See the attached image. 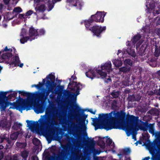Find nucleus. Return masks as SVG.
<instances>
[{"mask_svg": "<svg viewBox=\"0 0 160 160\" xmlns=\"http://www.w3.org/2000/svg\"><path fill=\"white\" fill-rule=\"evenodd\" d=\"M146 49L147 47L145 45H142L138 51V54L142 56L145 55Z\"/></svg>", "mask_w": 160, "mask_h": 160, "instance_id": "b1692460", "label": "nucleus"}, {"mask_svg": "<svg viewBox=\"0 0 160 160\" xmlns=\"http://www.w3.org/2000/svg\"><path fill=\"white\" fill-rule=\"evenodd\" d=\"M112 139H108L106 141V143L108 145H110L112 143Z\"/></svg>", "mask_w": 160, "mask_h": 160, "instance_id": "3c124183", "label": "nucleus"}, {"mask_svg": "<svg viewBox=\"0 0 160 160\" xmlns=\"http://www.w3.org/2000/svg\"><path fill=\"white\" fill-rule=\"evenodd\" d=\"M45 31L43 29H38L37 30V34H36V36L39 37L41 36L45 35Z\"/></svg>", "mask_w": 160, "mask_h": 160, "instance_id": "72a5a7b5", "label": "nucleus"}, {"mask_svg": "<svg viewBox=\"0 0 160 160\" xmlns=\"http://www.w3.org/2000/svg\"><path fill=\"white\" fill-rule=\"evenodd\" d=\"M147 62L150 66L152 67H154L157 66V60L154 58H149L147 60Z\"/></svg>", "mask_w": 160, "mask_h": 160, "instance_id": "412c9836", "label": "nucleus"}, {"mask_svg": "<svg viewBox=\"0 0 160 160\" xmlns=\"http://www.w3.org/2000/svg\"><path fill=\"white\" fill-rule=\"evenodd\" d=\"M157 150H158V153L160 154V146L157 148Z\"/></svg>", "mask_w": 160, "mask_h": 160, "instance_id": "774afa93", "label": "nucleus"}, {"mask_svg": "<svg viewBox=\"0 0 160 160\" xmlns=\"http://www.w3.org/2000/svg\"><path fill=\"white\" fill-rule=\"evenodd\" d=\"M86 76L91 79H92L96 77V73L94 70L92 69H89V70L85 73Z\"/></svg>", "mask_w": 160, "mask_h": 160, "instance_id": "aec40b11", "label": "nucleus"}, {"mask_svg": "<svg viewBox=\"0 0 160 160\" xmlns=\"http://www.w3.org/2000/svg\"><path fill=\"white\" fill-rule=\"evenodd\" d=\"M111 95L113 97V98H118L119 96V91H113V92L111 93Z\"/></svg>", "mask_w": 160, "mask_h": 160, "instance_id": "e433bc0d", "label": "nucleus"}, {"mask_svg": "<svg viewBox=\"0 0 160 160\" xmlns=\"http://www.w3.org/2000/svg\"><path fill=\"white\" fill-rule=\"evenodd\" d=\"M122 154L121 153H119L118 154V156L119 157V160H122L121 159L122 158Z\"/></svg>", "mask_w": 160, "mask_h": 160, "instance_id": "bf43d9fd", "label": "nucleus"}, {"mask_svg": "<svg viewBox=\"0 0 160 160\" xmlns=\"http://www.w3.org/2000/svg\"><path fill=\"white\" fill-rule=\"evenodd\" d=\"M131 68L129 67H123L119 68V70L120 72L124 73H128L131 70Z\"/></svg>", "mask_w": 160, "mask_h": 160, "instance_id": "c85d7f7f", "label": "nucleus"}, {"mask_svg": "<svg viewBox=\"0 0 160 160\" xmlns=\"http://www.w3.org/2000/svg\"><path fill=\"white\" fill-rule=\"evenodd\" d=\"M66 2L69 4V6H75L77 9H81L82 5L79 0H66Z\"/></svg>", "mask_w": 160, "mask_h": 160, "instance_id": "f8f14e48", "label": "nucleus"}, {"mask_svg": "<svg viewBox=\"0 0 160 160\" xmlns=\"http://www.w3.org/2000/svg\"><path fill=\"white\" fill-rule=\"evenodd\" d=\"M72 120V118H71L70 119L68 120V122L71 124V127H72L73 131H74L73 132V135H77L78 137V138H80L79 136L81 135V138H82V134L77 132L78 130L80 128V127L76 125L73 122Z\"/></svg>", "mask_w": 160, "mask_h": 160, "instance_id": "ddd939ff", "label": "nucleus"}, {"mask_svg": "<svg viewBox=\"0 0 160 160\" xmlns=\"http://www.w3.org/2000/svg\"><path fill=\"white\" fill-rule=\"evenodd\" d=\"M12 53H4L1 56V58L2 59L8 60L7 61V63L10 65H14V66H19L22 68L23 66V64L20 63L19 58L18 54H16L12 58Z\"/></svg>", "mask_w": 160, "mask_h": 160, "instance_id": "20e7f679", "label": "nucleus"}, {"mask_svg": "<svg viewBox=\"0 0 160 160\" xmlns=\"http://www.w3.org/2000/svg\"><path fill=\"white\" fill-rule=\"evenodd\" d=\"M141 38V35L139 34H137L134 36L131 41L133 44H135L137 42L140 40Z\"/></svg>", "mask_w": 160, "mask_h": 160, "instance_id": "cd10ccee", "label": "nucleus"}, {"mask_svg": "<svg viewBox=\"0 0 160 160\" xmlns=\"http://www.w3.org/2000/svg\"><path fill=\"white\" fill-rule=\"evenodd\" d=\"M154 124H149V132L153 134L154 133Z\"/></svg>", "mask_w": 160, "mask_h": 160, "instance_id": "c9c22d12", "label": "nucleus"}, {"mask_svg": "<svg viewBox=\"0 0 160 160\" xmlns=\"http://www.w3.org/2000/svg\"><path fill=\"white\" fill-rule=\"evenodd\" d=\"M0 126L5 129H9L11 124H8V122L6 120H2L0 122Z\"/></svg>", "mask_w": 160, "mask_h": 160, "instance_id": "5701e85b", "label": "nucleus"}, {"mask_svg": "<svg viewBox=\"0 0 160 160\" xmlns=\"http://www.w3.org/2000/svg\"><path fill=\"white\" fill-rule=\"evenodd\" d=\"M138 117H136L133 115L129 116L128 119H129L130 124L129 126L126 127L125 131L128 136H130L137 130L135 127V125H136L139 121Z\"/></svg>", "mask_w": 160, "mask_h": 160, "instance_id": "423d86ee", "label": "nucleus"}, {"mask_svg": "<svg viewBox=\"0 0 160 160\" xmlns=\"http://www.w3.org/2000/svg\"><path fill=\"white\" fill-rule=\"evenodd\" d=\"M124 63L126 65H128L130 66H132V61L129 59H126L124 61Z\"/></svg>", "mask_w": 160, "mask_h": 160, "instance_id": "58836bf2", "label": "nucleus"}, {"mask_svg": "<svg viewBox=\"0 0 160 160\" xmlns=\"http://www.w3.org/2000/svg\"><path fill=\"white\" fill-rule=\"evenodd\" d=\"M22 126V125L21 123H18L17 122H15L12 127V128L13 130L17 131L19 129H21Z\"/></svg>", "mask_w": 160, "mask_h": 160, "instance_id": "7c9ffc66", "label": "nucleus"}, {"mask_svg": "<svg viewBox=\"0 0 160 160\" xmlns=\"http://www.w3.org/2000/svg\"><path fill=\"white\" fill-rule=\"evenodd\" d=\"M8 47L7 46H6L4 49V50H2V52H4V51H5V52H6V51H8Z\"/></svg>", "mask_w": 160, "mask_h": 160, "instance_id": "052dcab7", "label": "nucleus"}, {"mask_svg": "<svg viewBox=\"0 0 160 160\" xmlns=\"http://www.w3.org/2000/svg\"><path fill=\"white\" fill-rule=\"evenodd\" d=\"M35 39V38H32L29 36L23 37L20 39V42L22 44H24L28 40L32 41L33 40Z\"/></svg>", "mask_w": 160, "mask_h": 160, "instance_id": "bb28decb", "label": "nucleus"}, {"mask_svg": "<svg viewBox=\"0 0 160 160\" xmlns=\"http://www.w3.org/2000/svg\"><path fill=\"white\" fill-rule=\"evenodd\" d=\"M42 107L41 104H36L34 105L33 109L36 112L39 113L42 112L41 111L42 110Z\"/></svg>", "mask_w": 160, "mask_h": 160, "instance_id": "a878e982", "label": "nucleus"}, {"mask_svg": "<svg viewBox=\"0 0 160 160\" xmlns=\"http://www.w3.org/2000/svg\"><path fill=\"white\" fill-rule=\"evenodd\" d=\"M104 13V12L102 13L101 12L98 11L96 14L92 15L88 19L85 20L84 22V23H87L88 22L89 23L92 24L94 22H103L104 21V17L105 16V14Z\"/></svg>", "mask_w": 160, "mask_h": 160, "instance_id": "0eeeda50", "label": "nucleus"}, {"mask_svg": "<svg viewBox=\"0 0 160 160\" xmlns=\"http://www.w3.org/2000/svg\"><path fill=\"white\" fill-rule=\"evenodd\" d=\"M140 122L141 123L138 125L139 128L143 131H147L149 126V124H148V122L146 121L144 122L140 120Z\"/></svg>", "mask_w": 160, "mask_h": 160, "instance_id": "dca6fc26", "label": "nucleus"}, {"mask_svg": "<svg viewBox=\"0 0 160 160\" xmlns=\"http://www.w3.org/2000/svg\"><path fill=\"white\" fill-rule=\"evenodd\" d=\"M54 115H52L51 117L50 114H48L47 116L45 115L41 116L42 119L40 118L38 121H40V128H37L36 127L37 122L27 120L26 122L27 123L28 127L31 131L33 132H36L38 134L42 133L45 132L47 137L48 138L52 137L55 133V126L57 124V123L54 118Z\"/></svg>", "mask_w": 160, "mask_h": 160, "instance_id": "f257e3e1", "label": "nucleus"}, {"mask_svg": "<svg viewBox=\"0 0 160 160\" xmlns=\"http://www.w3.org/2000/svg\"><path fill=\"white\" fill-rule=\"evenodd\" d=\"M38 10L39 12H44L45 10L44 5H41L38 7Z\"/></svg>", "mask_w": 160, "mask_h": 160, "instance_id": "79ce46f5", "label": "nucleus"}, {"mask_svg": "<svg viewBox=\"0 0 160 160\" xmlns=\"http://www.w3.org/2000/svg\"><path fill=\"white\" fill-rule=\"evenodd\" d=\"M19 94H21V95L26 96V94H28L27 92L24 91H18Z\"/></svg>", "mask_w": 160, "mask_h": 160, "instance_id": "de8ad7c7", "label": "nucleus"}, {"mask_svg": "<svg viewBox=\"0 0 160 160\" xmlns=\"http://www.w3.org/2000/svg\"><path fill=\"white\" fill-rule=\"evenodd\" d=\"M82 111V116H81L80 115H78L74 116V117H75L79 121V122L78 123V124L79 125H84L85 123V121L86 118L83 114L84 112H83Z\"/></svg>", "mask_w": 160, "mask_h": 160, "instance_id": "a211bd4d", "label": "nucleus"}, {"mask_svg": "<svg viewBox=\"0 0 160 160\" xmlns=\"http://www.w3.org/2000/svg\"><path fill=\"white\" fill-rule=\"evenodd\" d=\"M22 11V8L19 7L15 8L13 10V12L18 13L21 12Z\"/></svg>", "mask_w": 160, "mask_h": 160, "instance_id": "a19ab883", "label": "nucleus"}, {"mask_svg": "<svg viewBox=\"0 0 160 160\" xmlns=\"http://www.w3.org/2000/svg\"><path fill=\"white\" fill-rule=\"evenodd\" d=\"M160 55V53H159L158 50L156 48L154 53V56L156 57H158Z\"/></svg>", "mask_w": 160, "mask_h": 160, "instance_id": "49530a36", "label": "nucleus"}, {"mask_svg": "<svg viewBox=\"0 0 160 160\" xmlns=\"http://www.w3.org/2000/svg\"><path fill=\"white\" fill-rule=\"evenodd\" d=\"M8 92H0V109L2 110H5L6 108L10 105L13 106V109H16L20 111L25 110L30 106L27 101L20 98V96H19V99L16 103H12L8 101V100L11 99L12 97L16 98L18 91H13L12 93L7 97L6 95Z\"/></svg>", "mask_w": 160, "mask_h": 160, "instance_id": "7ed1b4c3", "label": "nucleus"}, {"mask_svg": "<svg viewBox=\"0 0 160 160\" xmlns=\"http://www.w3.org/2000/svg\"><path fill=\"white\" fill-rule=\"evenodd\" d=\"M12 158V160H17L18 159V157L16 154L14 155Z\"/></svg>", "mask_w": 160, "mask_h": 160, "instance_id": "5fc2aeb1", "label": "nucleus"}, {"mask_svg": "<svg viewBox=\"0 0 160 160\" xmlns=\"http://www.w3.org/2000/svg\"><path fill=\"white\" fill-rule=\"evenodd\" d=\"M113 64L116 67H118L122 65V61L118 59H115L112 61Z\"/></svg>", "mask_w": 160, "mask_h": 160, "instance_id": "473e14b6", "label": "nucleus"}, {"mask_svg": "<svg viewBox=\"0 0 160 160\" xmlns=\"http://www.w3.org/2000/svg\"><path fill=\"white\" fill-rule=\"evenodd\" d=\"M127 52L129 55L133 58H135L136 57V53L134 50L131 48H128Z\"/></svg>", "mask_w": 160, "mask_h": 160, "instance_id": "2f4dec72", "label": "nucleus"}, {"mask_svg": "<svg viewBox=\"0 0 160 160\" xmlns=\"http://www.w3.org/2000/svg\"><path fill=\"white\" fill-rule=\"evenodd\" d=\"M87 22V23H84L87 30L91 31L93 35L99 38H101L102 34L105 32L106 29V27H102L97 25H92V24Z\"/></svg>", "mask_w": 160, "mask_h": 160, "instance_id": "39448f33", "label": "nucleus"}, {"mask_svg": "<svg viewBox=\"0 0 160 160\" xmlns=\"http://www.w3.org/2000/svg\"><path fill=\"white\" fill-rule=\"evenodd\" d=\"M154 94V92L152 91L150 92L148 94V95H152Z\"/></svg>", "mask_w": 160, "mask_h": 160, "instance_id": "69168bd1", "label": "nucleus"}, {"mask_svg": "<svg viewBox=\"0 0 160 160\" xmlns=\"http://www.w3.org/2000/svg\"><path fill=\"white\" fill-rule=\"evenodd\" d=\"M20 134H22L23 132L22 131L21 132H16L11 133L10 136L11 139L12 140H16L17 139L18 135H19Z\"/></svg>", "mask_w": 160, "mask_h": 160, "instance_id": "393cba45", "label": "nucleus"}, {"mask_svg": "<svg viewBox=\"0 0 160 160\" xmlns=\"http://www.w3.org/2000/svg\"><path fill=\"white\" fill-rule=\"evenodd\" d=\"M126 114L123 111H115L108 114H99L98 121L102 124L103 128L107 131L112 129H123V125L120 122L126 119Z\"/></svg>", "mask_w": 160, "mask_h": 160, "instance_id": "f03ea898", "label": "nucleus"}, {"mask_svg": "<svg viewBox=\"0 0 160 160\" xmlns=\"http://www.w3.org/2000/svg\"><path fill=\"white\" fill-rule=\"evenodd\" d=\"M37 30H38V29H35L32 26L30 27L28 31L29 37L32 38H35V39L37 38L36 34H37Z\"/></svg>", "mask_w": 160, "mask_h": 160, "instance_id": "f3484780", "label": "nucleus"}, {"mask_svg": "<svg viewBox=\"0 0 160 160\" xmlns=\"http://www.w3.org/2000/svg\"><path fill=\"white\" fill-rule=\"evenodd\" d=\"M126 45L128 46H130L131 45V42H130L128 41L126 42Z\"/></svg>", "mask_w": 160, "mask_h": 160, "instance_id": "680f3d73", "label": "nucleus"}, {"mask_svg": "<svg viewBox=\"0 0 160 160\" xmlns=\"http://www.w3.org/2000/svg\"><path fill=\"white\" fill-rule=\"evenodd\" d=\"M88 143H89L90 144H93L94 145V141L93 139H90V141L88 142Z\"/></svg>", "mask_w": 160, "mask_h": 160, "instance_id": "603ef678", "label": "nucleus"}, {"mask_svg": "<svg viewBox=\"0 0 160 160\" xmlns=\"http://www.w3.org/2000/svg\"><path fill=\"white\" fill-rule=\"evenodd\" d=\"M26 32L25 30L24 29H22V32L21 33L20 36L21 37H24V36L26 35Z\"/></svg>", "mask_w": 160, "mask_h": 160, "instance_id": "09e8293b", "label": "nucleus"}, {"mask_svg": "<svg viewBox=\"0 0 160 160\" xmlns=\"http://www.w3.org/2000/svg\"><path fill=\"white\" fill-rule=\"evenodd\" d=\"M29 152L28 151L24 150L21 152V156L24 159H26L27 158Z\"/></svg>", "mask_w": 160, "mask_h": 160, "instance_id": "f704fd0d", "label": "nucleus"}, {"mask_svg": "<svg viewBox=\"0 0 160 160\" xmlns=\"http://www.w3.org/2000/svg\"><path fill=\"white\" fill-rule=\"evenodd\" d=\"M10 1V0H3L4 3L6 5L9 3Z\"/></svg>", "mask_w": 160, "mask_h": 160, "instance_id": "864d4df0", "label": "nucleus"}, {"mask_svg": "<svg viewBox=\"0 0 160 160\" xmlns=\"http://www.w3.org/2000/svg\"><path fill=\"white\" fill-rule=\"evenodd\" d=\"M93 120V121L94 122V123H96L98 121V119L97 118H92Z\"/></svg>", "mask_w": 160, "mask_h": 160, "instance_id": "e2e57ef3", "label": "nucleus"}, {"mask_svg": "<svg viewBox=\"0 0 160 160\" xmlns=\"http://www.w3.org/2000/svg\"><path fill=\"white\" fill-rule=\"evenodd\" d=\"M81 110L83 112H84L85 111H87L88 112H89L91 113L92 114H95L96 111H93L92 109H81Z\"/></svg>", "mask_w": 160, "mask_h": 160, "instance_id": "c03bdc74", "label": "nucleus"}, {"mask_svg": "<svg viewBox=\"0 0 160 160\" xmlns=\"http://www.w3.org/2000/svg\"><path fill=\"white\" fill-rule=\"evenodd\" d=\"M150 159V157L148 156L145 158L144 159L142 160H149Z\"/></svg>", "mask_w": 160, "mask_h": 160, "instance_id": "338daca9", "label": "nucleus"}, {"mask_svg": "<svg viewBox=\"0 0 160 160\" xmlns=\"http://www.w3.org/2000/svg\"><path fill=\"white\" fill-rule=\"evenodd\" d=\"M5 142L8 143L6 144L7 147H9L12 145V141L9 138V135L4 134L2 136H0V143Z\"/></svg>", "mask_w": 160, "mask_h": 160, "instance_id": "2eb2a0df", "label": "nucleus"}, {"mask_svg": "<svg viewBox=\"0 0 160 160\" xmlns=\"http://www.w3.org/2000/svg\"><path fill=\"white\" fill-rule=\"evenodd\" d=\"M65 95L67 97L68 100H70V99L74 98L75 96H77L76 94L75 95L74 93H72L69 91H66Z\"/></svg>", "mask_w": 160, "mask_h": 160, "instance_id": "c756f323", "label": "nucleus"}, {"mask_svg": "<svg viewBox=\"0 0 160 160\" xmlns=\"http://www.w3.org/2000/svg\"><path fill=\"white\" fill-rule=\"evenodd\" d=\"M27 93L26 96L27 97L28 99H29L31 98H33L37 99L38 101V92H36L35 93L28 92H27Z\"/></svg>", "mask_w": 160, "mask_h": 160, "instance_id": "4be33fe9", "label": "nucleus"}, {"mask_svg": "<svg viewBox=\"0 0 160 160\" xmlns=\"http://www.w3.org/2000/svg\"><path fill=\"white\" fill-rule=\"evenodd\" d=\"M33 11L32 10H29L25 14V16L27 18V17L28 16H30L31 15H32L33 13Z\"/></svg>", "mask_w": 160, "mask_h": 160, "instance_id": "a18cd8bd", "label": "nucleus"}, {"mask_svg": "<svg viewBox=\"0 0 160 160\" xmlns=\"http://www.w3.org/2000/svg\"><path fill=\"white\" fill-rule=\"evenodd\" d=\"M47 78L49 79L50 81L48 80L46 83V86H53L55 87L56 85V84L55 83V77L52 74H50L46 77Z\"/></svg>", "mask_w": 160, "mask_h": 160, "instance_id": "4468645a", "label": "nucleus"}, {"mask_svg": "<svg viewBox=\"0 0 160 160\" xmlns=\"http://www.w3.org/2000/svg\"><path fill=\"white\" fill-rule=\"evenodd\" d=\"M5 160H12V158L11 157H8L6 158Z\"/></svg>", "mask_w": 160, "mask_h": 160, "instance_id": "0e129e2a", "label": "nucleus"}, {"mask_svg": "<svg viewBox=\"0 0 160 160\" xmlns=\"http://www.w3.org/2000/svg\"><path fill=\"white\" fill-rule=\"evenodd\" d=\"M112 64L110 61L106 62L101 66V70L96 69V72L102 78L106 77L107 76V72L109 73L112 71Z\"/></svg>", "mask_w": 160, "mask_h": 160, "instance_id": "6e6552de", "label": "nucleus"}, {"mask_svg": "<svg viewBox=\"0 0 160 160\" xmlns=\"http://www.w3.org/2000/svg\"><path fill=\"white\" fill-rule=\"evenodd\" d=\"M77 78L75 76L72 75L69 80L70 82L69 83L68 87L71 91H75L76 95H78L79 94V91L81 90L80 86H82V85L80 83H78L74 80L76 79Z\"/></svg>", "mask_w": 160, "mask_h": 160, "instance_id": "1a4fd4ad", "label": "nucleus"}, {"mask_svg": "<svg viewBox=\"0 0 160 160\" xmlns=\"http://www.w3.org/2000/svg\"><path fill=\"white\" fill-rule=\"evenodd\" d=\"M26 18V17L25 16V14H20L18 15V18L22 19V18Z\"/></svg>", "mask_w": 160, "mask_h": 160, "instance_id": "8fccbe9b", "label": "nucleus"}, {"mask_svg": "<svg viewBox=\"0 0 160 160\" xmlns=\"http://www.w3.org/2000/svg\"><path fill=\"white\" fill-rule=\"evenodd\" d=\"M160 146L158 142L157 141H155L153 142L149 143L148 147L151 150L154 151L155 150H157V148Z\"/></svg>", "mask_w": 160, "mask_h": 160, "instance_id": "6ab92c4d", "label": "nucleus"}, {"mask_svg": "<svg viewBox=\"0 0 160 160\" xmlns=\"http://www.w3.org/2000/svg\"><path fill=\"white\" fill-rule=\"evenodd\" d=\"M117 102L116 100H114L111 103V107L113 109H115L117 107Z\"/></svg>", "mask_w": 160, "mask_h": 160, "instance_id": "37998d69", "label": "nucleus"}, {"mask_svg": "<svg viewBox=\"0 0 160 160\" xmlns=\"http://www.w3.org/2000/svg\"><path fill=\"white\" fill-rule=\"evenodd\" d=\"M101 142H102V144L101 145H99L101 147H102L103 146L105 147V143L102 140L101 141Z\"/></svg>", "mask_w": 160, "mask_h": 160, "instance_id": "4d7b16f0", "label": "nucleus"}, {"mask_svg": "<svg viewBox=\"0 0 160 160\" xmlns=\"http://www.w3.org/2000/svg\"><path fill=\"white\" fill-rule=\"evenodd\" d=\"M131 152V150L129 148H126L123 149V152L125 155H128Z\"/></svg>", "mask_w": 160, "mask_h": 160, "instance_id": "ea45409f", "label": "nucleus"}, {"mask_svg": "<svg viewBox=\"0 0 160 160\" xmlns=\"http://www.w3.org/2000/svg\"><path fill=\"white\" fill-rule=\"evenodd\" d=\"M43 85L42 83H40V82H38V84L36 85V84H33L31 86L32 88L35 87L41 90V88H42V85Z\"/></svg>", "mask_w": 160, "mask_h": 160, "instance_id": "4c0bfd02", "label": "nucleus"}, {"mask_svg": "<svg viewBox=\"0 0 160 160\" xmlns=\"http://www.w3.org/2000/svg\"><path fill=\"white\" fill-rule=\"evenodd\" d=\"M146 6L147 8V13H151L152 11L153 10V13L154 14H158L160 13V8H157L155 10L154 9L155 6L154 3L150 2L148 7V5H146Z\"/></svg>", "mask_w": 160, "mask_h": 160, "instance_id": "9b49d317", "label": "nucleus"}, {"mask_svg": "<svg viewBox=\"0 0 160 160\" xmlns=\"http://www.w3.org/2000/svg\"><path fill=\"white\" fill-rule=\"evenodd\" d=\"M58 89L61 90V91H62L63 90V88H64V87L63 86H60V85H58Z\"/></svg>", "mask_w": 160, "mask_h": 160, "instance_id": "6e6d98bb", "label": "nucleus"}, {"mask_svg": "<svg viewBox=\"0 0 160 160\" xmlns=\"http://www.w3.org/2000/svg\"><path fill=\"white\" fill-rule=\"evenodd\" d=\"M48 89L43 88L42 92H38V101L43 102L46 100L50 92H53V90L55 87L53 86H46Z\"/></svg>", "mask_w": 160, "mask_h": 160, "instance_id": "9d476101", "label": "nucleus"}, {"mask_svg": "<svg viewBox=\"0 0 160 160\" xmlns=\"http://www.w3.org/2000/svg\"><path fill=\"white\" fill-rule=\"evenodd\" d=\"M32 160H38V158L37 156H33L32 157Z\"/></svg>", "mask_w": 160, "mask_h": 160, "instance_id": "13d9d810", "label": "nucleus"}]
</instances>
